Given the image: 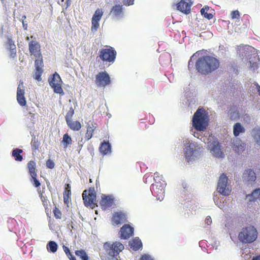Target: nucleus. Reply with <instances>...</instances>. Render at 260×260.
Segmentation results:
<instances>
[{
  "label": "nucleus",
  "instance_id": "obj_1",
  "mask_svg": "<svg viewBox=\"0 0 260 260\" xmlns=\"http://www.w3.org/2000/svg\"><path fill=\"white\" fill-rule=\"evenodd\" d=\"M220 65L219 60L212 56L206 55L198 59L196 68L199 73L202 75H208L217 70Z\"/></svg>",
  "mask_w": 260,
  "mask_h": 260
},
{
  "label": "nucleus",
  "instance_id": "obj_2",
  "mask_svg": "<svg viewBox=\"0 0 260 260\" xmlns=\"http://www.w3.org/2000/svg\"><path fill=\"white\" fill-rule=\"evenodd\" d=\"M208 124V116L203 108H199L192 118V126L197 131L205 130Z\"/></svg>",
  "mask_w": 260,
  "mask_h": 260
},
{
  "label": "nucleus",
  "instance_id": "obj_3",
  "mask_svg": "<svg viewBox=\"0 0 260 260\" xmlns=\"http://www.w3.org/2000/svg\"><path fill=\"white\" fill-rule=\"evenodd\" d=\"M257 237V230L252 225L243 228L238 235L239 240L243 243H252L256 239Z\"/></svg>",
  "mask_w": 260,
  "mask_h": 260
},
{
  "label": "nucleus",
  "instance_id": "obj_4",
  "mask_svg": "<svg viewBox=\"0 0 260 260\" xmlns=\"http://www.w3.org/2000/svg\"><path fill=\"white\" fill-rule=\"evenodd\" d=\"M117 52L115 49L108 45L102 48L99 52V57L103 62H113L116 58Z\"/></svg>",
  "mask_w": 260,
  "mask_h": 260
},
{
  "label": "nucleus",
  "instance_id": "obj_5",
  "mask_svg": "<svg viewBox=\"0 0 260 260\" xmlns=\"http://www.w3.org/2000/svg\"><path fill=\"white\" fill-rule=\"evenodd\" d=\"M82 198L85 206L93 209L96 206V195L94 187H90L88 190H84Z\"/></svg>",
  "mask_w": 260,
  "mask_h": 260
},
{
  "label": "nucleus",
  "instance_id": "obj_6",
  "mask_svg": "<svg viewBox=\"0 0 260 260\" xmlns=\"http://www.w3.org/2000/svg\"><path fill=\"white\" fill-rule=\"evenodd\" d=\"M50 86L53 88V91L56 93H58L60 95H64L63 89L62 88V81L59 74L55 72L51 77L48 80Z\"/></svg>",
  "mask_w": 260,
  "mask_h": 260
},
{
  "label": "nucleus",
  "instance_id": "obj_7",
  "mask_svg": "<svg viewBox=\"0 0 260 260\" xmlns=\"http://www.w3.org/2000/svg\"><path fill=\"white\" fill-rule=\"evenodd\" d=\"M104 248L111 256H117L124 249V246L119 242H115L112 244L106 242L104 244Z\"/></svg>",
  "mask_w": 260,
  "mask_h": 260
},
{
  "label": "nucleus",
  "instance_id": "obj_8",
  "mask_svg": "<svg viewBox=\"0 0 260 260\" xmlns=\"http://www.w3.org/2000/svg\"><path fill=\"white\" fill-rule=\"evenodd\" d=\"M228 180L226 175L223 173L219 178L217 187V190L220 193L226 196H229L231 191L230 187L228 185Z\"/></svg>",
  "mask_w": 260,
  "mask_h": 260
},
{
  "label": "nucleus",
  "instance_id": "obj_9",
  "mask_svg": "<svg viewBox=\"0 0 260 260\" xmlns=\"http://www.w3.org/2000/svg\"><path fill=\"white\" fill-rule=\"evenodd\" d=\"M95 82L98 87H105L111 83L110 76L106 71L99 72L95 76Z\"/></svg>",
  "mask_w": 260,
  "mask_h": 260
},
{
  "label": "nucleus",
  "instance_id": "obj_10",
  "mask_svg": "<svg viewBox=\"0 0 260 260\" xmlns=\"http://www.w3.org/2000/svg\"><path fill=\"white\" fill-rule=\"evenodd\" d=\"M29 51L37 59L43 58L41 53V46L36 41H31L28 44Z\"/></svg>",
  "mask_w": 260,
  "mask_h": 260
},
{
  "label": "nucleus",
  "instance_id": "obj_11",
  "mask_svg": "<svg viewBox=\"0 0 260 260\" xmlns=\"http://www.w3.org/2000/svg\"><path fill=\"white\" fill-rule=\"evenodd\" d=\"M103 15V11L101 9H97L95 11L92 19H91V27L92 31H95L98 30L100 26L99 21Z\"/></svg>",
  "mask_w": 260,
  "mask_h": 260
},
{
  "label": "nucleus",
  "instance_id": "obj_12",
  "mask_svg": "<svg viewBox=\"0 0 260 260\" xmlns=\"http://www.w3.org/2000/svg\"><path fill=\"white\" fill-rule=\"evenodd\" d=\"M151 190L153 194L158 199H160L165 193L164 184L161 183H155L152 184Z\"/></svg>",
  "mask_w": 260,
  "mask_h": 260
},
{
  "label": "nucleus",
  "instance_id": "obj_13",
  "mask_svg": "<svg viewBox=\"0 0 260 260\" xmlns=\"http://www.w3.org/2000/svg\"><path fill=\"white\" fill-rule=\"evenodd\" d=\"M35 71L34 78L40 81L41 80V76L43 72V67L44 66L43 58L36 59L35 62Z\"/></svg>",
  "mask_w": 260,
  "mask_h": 260
},
{
  "label": "nucleus",
  "instance_id": "obj_14",
  "mask_svg": "<svg viewBox=\"0 0 260 260\" xmlns=\"http://www.w3.org/2000/svg\"><path fill=\"white\" fill-rule=\"evenodd\" d=\"M126 221V215L122 211L115 212L112 216L111 222L113 225L121 224Z\"/></svg>",
  "mask_w": 260,
  "mask_h": 260
},
{
  "label": "nucleus",
  "instance_id": "obj_15",
  "mask_svg": "<svg viewBox=\"0 0 260 260\" xmlns=\"http://www.w3.org/2000/svg\"><path fill=\"white\" fill-rule=\"evenodd\" d=\"M192 3L186 2L185 0H181L178 3L174 4L173 6H176V9L185 14H188L190 12V7Z\"/></svg>",
  "mask_w": 260,
  "mask_h": 260
},
{
  "label": "nucleus",
  "instance_id": "obj_16",
  "mask_svg": "<svg viewBox=\"0 0 260 260\" xmlns=\"http://www.w3.org/2000/svg\"><path fill=\"white\" fill-rule=\"evenodd\" d=\"M24 93V89L23 86V82H22L20 83L17 87V100L19 104L22 107L26 105Z\"/></svg>",
  "mask_w": 260,
  "mask_h": 260
},
{
  "label": "nucleus",
  "instance_id": "obj_17",
  "mask_svg": "<svg viewBox=\"0 0 260 260\" xmlns=\"http://www.w3.org/2000/svg\"><path fill=\"white\" fill-rule=\"evenodd\" d=\"M134 228L129 224H125L120 229V234L121 239H126L133 236Z\"/></svg>",
  "mask_w": 260,
  "mask_h": 260
},
{
  "label": "nucleus",
  "instance_id": "obj_18",
  "mask_svg": "<svg viewBox=\"0 0 260 260\" xmlns=\"http://www.w3.org/2000/svg\"><path fill=\"white\" fill-rule=\"evenodd\" d=\"M211 152L217 157H223L224 155L221 150L220 146L218 142L214 141L210 145Z\"/></svg>",
  "mask_w": 260,
  "mask_h": 260
},
{
  "label": "nucleus",
  "instance_id": "obj_19",
  "mask_svg": "<svg viewBox=\"0 0 260 260\" xmlns=\"http://www.w3.org/2000/svg\"><path fill=\"white\" fill-rule=\"evenodd\" d=\"M114 203V199L109 196L103 195L100 202V205L103 210L111 207Z\"/></svg>",
  "mask_w": 260,
  "mask_h": 260
},
{
  "label": "nucleus",
  "instance_id": "obj_20",
  "mask_svg": "<svg viewBox=\"0 0 260 260\" xmlns=\"http://www.w3.org/2000/svg\"><path fill=\"white\" fill-rule=\"evenodd\" d=\"M100 152L103 155L109 154L111 152V146L109 142L104 141L101 143L99 148Z\"/></svg>",
  "mask_w": 260,
  "mask_h": 260
},
{
  "label": "nucleus",
  "instance_id": "obj_21",
  "mask_svg": "<svg viewBox=\"0 0 260 260\" xmlns=\"http://www.w3.org/2000/svg\"><path fill=\"white\" fill-rule=\"evenodd\" d=\"M243 178L249 182H254L256 179V175L254 172L251 169L245 171L243 174Z\"/></svg>",
  "mask_w": 260,
  "mask_h": 260
},
{
  "label": "nucleus",
  "instance_id": "obj_22",
  "mask_svg": "<svg viewBox=\"0 0 260 260\" xmlns=\"http://www.w3.org/2000/svg\"><path fill=\"white\" fill-rule=\"evenodd\" d=\"M7 45L9 47V49L10 51V56L11 57L14 58L16 54V47L15 45L14 42L11 38L7 39Z\"/></svg>",
  "mask_w": 260,
  "mask_h": 260
},
{
  "label": "nucleus",
  "instance_id": "obj_23",
  "mask_svg": "<svg viewBox=\"0 0 260 260\" xmlns=\"http://www.w3.org/2000/svg\"><path fill=\"white\" fill-rule=\"evenodd\" d=\"M131 248L137 251L142 247V243L138 237H136L129 242Z\"/></svg>",
  "mask_w": 260,
  "mask_h": 260
},
{
  "label": "nucleus",
  "instance_id": "obj_24",
  "mask_svg": "<svg viewBox=\"0 0 260 260\" xmlns=\"http://www.w3.org/2000/svg\"><path fill=\"white\" fill-rule=\"evenodd\" d=\"M67 124L69 127L74 131H78L81 128V123L77 120H70L69 121L67 122Z\"/></svg>",
  "mask_w": 260,
  "mask_h": 260
},
{
  "label": "nucleus",
  "instance_id": "obj_25",
  "mask_svg": "<svg viewBox=\"0 0 260 260\" xmlns=\"http://www.w3.org/2000/svg\"><path fill=\"white\" fill-rule=\"evenodd\" d=\"M38 193L39 194V197L41 200V201L43 203V206L45 209L46 212L48 214V212L49 210L48 207L49 202L48 200L47 199V197L43 196V191H42L41 190H39L38 191Z\"/></svg>",
  "mask_w": 260,
  "mask_h": 260
},
{
  "label": "nucleus",
  "instance_id": "obj_26",
  "mask_svg": "<svg viewBox=\"0 0 260 260\" xmlns=\"http://www.w3.org/2000/svg\"><path fill=\"white\" fill-rule=\"evenodd\" d=\"M245 128L242 126L240 123H236L233 127V133L235 137H237L239 135L240 133H244Z\"/></svg>",
  "mask_w": 260,
  "mask_h": 260
},
{
  "label": "nucleus",
  "instance_id": "obj_27",
  "mask_svg": "<svg viewBox=\"0 0 260 260\" xmlns=\"http://www.w3.org/2000/svg\"><path fill=\"white\" fill-rule=\"evenodd\" d=\"M122 6L120 5H114L110 12V13L115 16H119L122 13Z\"/></svg>",
  "mask_w": 260,
  "mask_h": 260
},
{
  "label": "nucleus",
  "instance_id": "obj_28",
  "mask_svg": "<svg viewBox=\"0 0 260 260\" xmlns=\"http://www.w3.org/2000/svg\"><path fill=\"white\" fill-rule=\"evenodd\" d=\"M22 152V149L16 148L12 151V156L14 157L16 161H21L23 159V156L21 155Z\"/></svg>",
  "mask_w": 260,
  "mask_h": 260
},
{
  "label": "nucleus",
  "instance_id": "obj_29",
  "mask_svg": "<svg viewBox=\"0 0 260 260\" xmlns=\"http://www.w3.org/2000/svg\"><path fill=\"white\" fill-rule=\"evenodd\" d=\"M27 169L30 176H36L37 175L36 172V163L35 161L30 160L27 163Z\"/></svg>",
  "mask_w": 260,
  "mask_h": 260
},
{
  "label": "nucleus",
  "instance_id": "obj_30",
  "mask_svg": "<svg viewBox=\"0 0 260 260\" xmlns=\"http://www.w3.org/2000/svg\"><path fill=\"white\" fill-rule=\"evenodd\" d=\"M30 145L33 152H36L37 150H39L40 146V143L39 141L38 138L35 136H34L32 137Z\"/></svg>",
  "mask_w": 260,
  "mask_h": 260
},
{
  "label": "nucleus",
  "instance_id": "obj_31",
  "mask_svg": "<svg viewBox=\"0 0 260 260\" xmlns=\"http://www.w3.org/2000/svg\"><path fill=\"white\" fill-rule=\"evenodd\" d=\"M75 253L82 260H90V258L88 254L86 253V251L83 249L76 250Z\"/></svg>",
  "mask_w": 260,
  "mask_h": 260
},
{
  "label": "nucleus",
  "instance_id": "obj_32",
  "mask_svg": "<svg viewBox=\"0 0 260 260\" xmlns=\"http://www.w3.org/2000/svg\"><path fill=\"white\" fill-rule=\"evenodd\" d=\"M95 129V126H94L93 125L92 126L88 125L87 126L86 133L85 136V139L86 141L89 140L92 138Z\"/></svg>",
  "mask_w": 260,
  "mask_h": 260
},
{
  "label": "nucleus",
  "instance_id": "obj_33",
  "mask_svg": "<svg viewBox=\"0 0 260 260\" xmlns=\"http://www.w3.org/2000/svg\"><path fill=\"white\" fill-rule=\"evenodd\" d=\"M194 151V149L192 148H191L190 146L185 147L184 149V154L187 161L190 160L191 157L193 155Z\"/></svg>",
  "mask_w": 260,
  "mask_h": 260
},
{
  "label": "nucleus",
  "instance_id": "obj_34",
  "mask_svg": "<svg viewBox=\"0 0 260 260\" xmlns=\"http://www.w3.org/2000/svg\"><path fill=\"white\" fill-rule=\"evenodd\" d=\"M57 245L54 241H51L47 244V249L48 251L54 253L57 250Z\"/></svg>",
  "mask_w": 260,
  "mask_h": 260
},
{
  "label": "nucleus",
  "instance_id": "obj_35",
  "mask_svg": "<svg viewBox=\"0 0 260 260\" xmlns=\"http://www.w3.org/2000/svg\"><path fill=\"white\" fill-rule=\"evenodd\" d=\"M209 7L208 6H205L201 10V13L202 16L208 20H210L213 18V15L211 13H207L209 10Z\"/></svg>",
  "mask_w": 260,
  "mask_h": 260
},
{
  "label": "nucleus",
  "instance_id": "obj_36",
  "mask_svg": "<svg viewBox=\"0 0 260 260\" xmlns=\"http://www.w3.org/2000/svg\"><path fill=\"white\" fill-rule=\"evenodd\" d=\"M250 197V201H255L258 199H260V188L255 189L252 191L250 195H249Z\"/></svg>",
  "mask_w": 260,
  "mask_h": 260
},
{
  "label": "nucleus",
  "instance_id": "obj_37",
  "mask_svg": "<svg viewBox=\"0 0 260 260\" xmlns=\"http://www.w3.org/2000/svg\"><path fill=\"white\" fill-rule=\"evenodd\" d=\"M62 143L64 148L67 147L69 145L72 144V138L67 133L63 135Z\"/></svg>",
  "mask_w": 260,
  "mask_h": 260
},
{
  "label": "nucleus",
  "instance_id": "obj_38",
  "mask_svg": "<svg viewBox=\"0 0 260 260\" xmlns=\"http://www.w3.org/2000/svg\"><path fill=\"white\" fill-rule=\"evenodd\" d=\"M67 187H66V190L63 192V200L65 203H67L68 202L69 197L71 194L70 185L68 184H67Z\"/></svg>",
  "mask_w": 260,
  "mask_h": 260
},
{
  "label": "nucleus",
  "instance_id": "obj_39",
  "mask_svg": "<svg viewBox=\"0 0 260 260\" xmlns=\"http://www.w3.org/2000/svg\"><path fill=\"white\" fill-rule=\"evenodd\" d=\"M233 149L238 154L241 153L244 150V144L234 145Z\"/></svg>",
  "mask_w": 260,
  "mask_h": 260
},
{
  "label": "nucleus",
  "instance_id": "obj_40",
  "mask_svg": "<svg viewBox=\"0 0 260 260\" xmlns=\"http://www.w3.org/2000/svg\"><path fill=\"white\" fill-rule=\"evenodd\" d=\"M74 114V110L72 107H71L69 111L67 112L66 116L65 119L66 122L68 121H69L70 120H72V117Z\"/></svg>",
  "mask_w": 260,
  "mask_h": 260
},
{
  "label": "nucleus",
  "instance_id": "obj_41",
  "mask_svg": "<svg viewBox=\"0 0 260 260\" xmlns=\"http://www.w3.org/2000/svg\"><path fill=\"white\" fill-rule=\"evenodd\" d=\"M53 214L56 219H61L62 213L60 210L56 207L53 209Z\"/></svg>",
  "mask_w": 260,
  "mask_h": 260
},
{
  "label": "nucleus",
  "instance_id": "obj_42",
  "mask_svg": "<svg viewBox=\"0 0 260 260\" xmlns=\"http://www.w3.org/2000/svg\"><path fill=\"white\" fill-rule=\"evenodd\" d=\"M154 180L155 183H161L160 181L162 180L163 177L162 175H160L158 172L154 174Z\"/></svg>",
  "mask_w": 260,
  "mask_h": 260
},
{
  "label": "nucleus",
  "instance_id": "obj_43",
  "mask_svg": "<svg viewBox=\"0 0 260 260\" xmlns=\"http://www.w3.org/2000/svg\"><path fill=\"white\" fill-rule=\"evenodd\" d=\"M31 182L32 183L33 185L36 187H38L40 185V183L39 181L37 179V174L36 176H34V175L31 176Z\"/></svg>",
  "mask_w": 260,
  "mask_h": 260
},
{
  "label": "nucleus",
  "instance_id": "obj_44",
  "mask_svg": "<svg viewBox=\"0 0 260 260\" xmlns=\"http://www.w3.org/2000/svg\"><path fill=\"white\" fill-rule=\"evenodd\" d=\"M64 252H65L67 256L68 257V258L70 259L71 258V257H74L72 255V254L71 253L70 249L69 248L64 245L62 247Z\"/></svg>",
  "mask_w": 260,
  "mask_h": 260
},
{
  "label": "nucleus",
  "instance_id": "obj_45",
  "mask_svg": "<svg viewBox=\"0 0 260 260\" xmlns=\"http://www.w3.org/2000/svg\"><path fill=\"white\" fill-rule=\"evenodd\" d=\"M58 4L62 6H66L68 8L71 4L70 0H59Z\"/></svg>",
  "mask_w": 260,
  "mask_h": 260
},
{
  "label": "nucleus",
  "instance_id": "obj_46",
  "mask_svg": "<svg viewBox=\"0 0 260 260\" xmlns=\"http://www.w3.org/2000/svg\"><path fill=\"white\" fill-rule=\"evenodd\" d=\"M231 18L232 19H239L240 18V13L238 10L233 11L231 12Z\"/></svg>",
  "mask_w": 260,
  "mask_h": 260
},
{
  "label": "nucleus",
  "instance_id": "obj_47",
  "mask_svg": "<svg viewBox=\"0 0 260 260\" xmlns=\"http://www.w3.org/2000/svg\"><path fill=\"white\" fill-rule=\"evenodd\" d=\"M254 139L256 140L257 143L260 145V129L255 130L254 134Z\"/></svg>",
  "mask_w": 260,
  "mask_h": 260
},
{
  "label": "nucleus",
  "instance_id": "obj_48",
  "mask_svg": "<svg viewBox=\"0 0 260 260\" xmlns=\"http://www.w3.org/2000/svg\"><path fill=\"white\" fill-rule=\"evenodd\" d=\"M46 165V167L49 169H53L55 166L54 162L50 159L47 160Z\"/></svg>",
  "mask_w": 260,
  "mask_h": 260
},
{
  "label": "nucleus",
  "instance_id": "obj_49",
  "mask_svg": "<svg viewBox=\"0 0 260 260\" xmlns=\"http://www.w3.org/2000/svg\"><path fill=\"white\" fill-rule=\"evenodd\" d=\"M250 68L252 69L253 71H255L256 69L258 68V64L256 62H252L251 61H250Z\"/></svg>",
  "mask_w": 260,
  "mask_h": 260
},
{
  "label": "nucleus",
  "instance_id": "obj_50",
  "mask_svg": "<svg viewBox=\"0 0 260 260\" xmlns=\"http://www.w3.org/2000/svg\"><path fill=\"white\" fill-rule=\"evenodd\" d=\"M134 0H123V4L126 6H129L133 4Z\"/></svg>",
  "mask_w": 260,
  "mask_h": 260
},
{
  "label": "nucleus",
  "instance_id": "obj_51",
  "mask_svg": "<svg viewBox=\"0 0 260 260\" xmlns=\"http://www.w3.org/2000/svg\"><path fill=\"white\" fill-rule=\"evenodd\" d=\"M205 222L208 225H210L212 223V219L210 216H207L206 217V219H205Z\"/></svg>",
  "mask_w": 260,
  "mask_h": 260
},
{
  "label": "nucleus",
  "instance_id": "obj_52",
  "mask_svg": "<svg viewBox=\"0 0 260 260\" xmlns=\"http://www.w3.org/2000/svg\"><path fill=\"white\" fill-rule=\"evenodd\" d=\"M140 260H153L152 258L147 255H143L140 258Z\"/></svg>",
  "mask_w": 260,
  "mask_h": 260
},
{
  "label": "nucleus",
  "instance_id": "obj_53",
  "mask_svg": "<svg viewBox=\"0 0 260 260\" xmlns=\"http://www.w3.org/2000/svg\"><path fill=\"white\" fill-rule=\"evenodd\" d=\"M252 260H260V255H257L256 256H254Z\"/></svg>",
  "mask_w": 260,
  "mask_h": 260
},
{
  "label": "nucleus",
  "instance_id": "obj_54",
  "mask_svg": "<svg viewBox=\"0 0 260 260\" xmlns=\"http://www.w3.org/2000/svg\"><path fill=\"white\" fill-rule=\"evenodd\" d=\"M70 260H77L75 256L71 257V258Z\"/></svg>",
  "mask_w": 260,
  "mask_h": 260
},
{
  "label": "nucleus",
  "instance_id": "obj_55",
  "mask_svg": "<svg viewBox=\"0 0 260 260\" xmlns=\"http://www.w3.org/2000/svg\"><path fill=\"white\" fill-rule=\"evenodd\" d=\"M26 17L25 15H23L22 17V19H23V21H24V19H26Z\"/></svg>",
  "mask_w": 260,
  "mask_h": 260
},
{
  "label": "nucleus",
  "instance_id": "obj_56",
  "mask_svg": "<svg viewBox=\"0 0 260 260\" xmlns=\"http://www.w3.org/2000/svg\"><path fill=\"white\" fill-rule=\"evenodd\" d=\"M22 24H23V27L26 26V25H27V24H24L23 20H22Z\"/></svg>",
  "mask_w": 260,
  "mask_h": 260
},
{
  "label": "nucleus",
  "instance_id": "obj_57",
  "mask_svg": "<svg viewBox=\"0 0 260 260\" xmlns=\"http://www.w3.org/2000/svg\"><path fill=\"white\" fill-rule=\"evenodd\" d=\"M22 24H23V27L26 26V25H27V24H24L23 20H22Z\"/></svg>",
  "mask_w": 260,
  "mask_h": 260
},
{
  "label": "nucleus",
  "instance_id": "obj_58",
  "mask_svg": "<svg viewBox=\"0 0 260 260\" xmlns=\"http://www.w3.org/2000/svg\"><path fill=\"white\" fill-rule=\"evenodd\" d=\"M190 65V60H189V61L188 62V68H189L190 67H191V66Z\"/></svg>",
  "mask_w": 260,
  "mask_h": 260
},
{
  "label": "nucleus",
  "instance_id": "obj_59",
  "mask_svg": "<svg viewBox=\"0 0 260 260\" xmlns=\"http://www.w3.org/2000/svg\"><path fill=\"white\" fill-rule=\"evenodd\" d=\"M190 65V60H189V61L188 62V68H189L190 67H191V66Z\"/></svg>",
  "mask_w": 260,
  "mask_h": 260
}]
</instances>
